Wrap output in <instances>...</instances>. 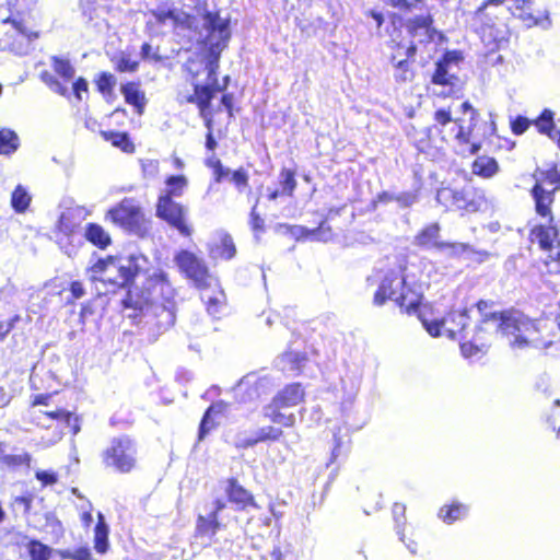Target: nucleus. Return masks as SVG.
I'll return each mask as SVG.
<instances>
[{"label":"nucleus","mask_w":560,"mask_h":560,"mask_svg":"<svg viewBox=\"0 0 560 560\" xmlns=\"http://www.w3.org/2000/svg\"><path fill=\"white\" fill-rule=\"evenodd\" d=\"M3 28L4 46L16 54H22L33 37L37 34L31 27L30 12H11V14L1 20Z\"/></svg>","instance_id":"obj_5"},{"label":"nucleus","mask_w":560,"mask_h":560,"mask_svg":"<svg viewBox=\"0 0 560 560\" xmlns=\"http://www.w3.org/2000/svg\"><path fill=\"white\" fill-rule=\"evenodd\" d=\"M423 299V287L421 283H409L400 268L389 270L382 279L377 291L374 294V304L383 305L392 300L405 308L407 313L417 312Z\"/></svg>","instance_id":"obj_4"},{"label":"nucleus","mask_w":560,"mask_h":560,"mask_svg":"<svg viewBox=\"0 0 560 560\" xmlns=\"http://www.w3.org/2000/svg\"><path fill=\"white\" fill-rule=\"evenodd\" d=\"M257 203H258V199L256 200V202L253 206L250 213H249V225L255 234H258V233H261L265 231V221L260 217V214L257 212Z\"/></svg>","instance_id":"obj_58"},{"label":"nucleus","mask_w":560,"mask_h":560,"mask_svg":"<svg viewBox=\"0 0 560 560\" xmlns=\"http://www.w3.org/2000/svg\"><path fill=\"white\" fill-rule=\"evenodd\" d=\"M482 324L486 330L504 336L513 349H524L537 340L539 323L520 312L485 314ZM483 327H479L482 330Z\"/></svg>","instance_id":"obj_2"},{"label":"nucleus","mask_w":560,"mask_h":560,"mask_svg":"<svg viewBox=\"0 0 560 560\" xmlns=\"http://www.w3.org/2000/svg\"><path fill=\"white\" fill-rule=\"evenodd\" d=\"M151 311L156 318L155 325L160 331L166 330L174 325L175 312L174 305L171 302H167V304H153Z\"/></svg>","instance_id":"obj_26"},{"label":"nucleus","mask_w":560,"mask_h":560,"mask_svg":"<svg viewBox=\"0 0 560 560\" xmlns=\"http://www.w3.org/2000/svg\"><path fill=\"white\" fill-rule=\"evenodd\" d=\"M103 463L119 472L131 471L137 463L136 444L128 436L113 439L103 452Z\"/></svg>","instance_id":"obj_6"},{"label":"nucleus","mask_w":560,"mask_h":560,"mask_svg":"<svg viewBox=\"0 0 560 560\" xmlns=\"http://www.w3.org/2000/svg\"><path fill=\"white\" fill-rule=\"evenodd\" d=\"M33 502L32 494L20 495L13 499L12 505L15 510H22L23 514H27L31 510Z\"/></svg>","instance_id":"obj_62"},{"label":"nucleus","mask_w":560,"mask_h":560,"mask_svg":"<svg viewBox=\"0 0 560 560\" xmlns=\"http://www.w3.org/2000/svg\"><path fill=\"white\" fill-rule=\"evenodd\" d=\"M557 234L553 226L537 225L532 229L529 238L532 243H538L542 250H552Z\"/></svg>","instance_id":"obj_23"},{"label":"nucleus","mask_w":560,"mask_h":560,"mask_svg":"<svg viewBox=\"0 0 560 560\" xmlns=\"http://www.w3.org/2000/svg\"><path fill=\"white\" fill-rule=\"evenodd\" d=\"M432 22L430 15H418L408 21L407 28L411 37L419 43L431 42L434 36Z\"/></svg>","instance_id":"obj_19"},{"label":"nucleus","mask_w":560,"mask_h":560,"mask_svg":"<svg viewBox=\"0 0 560 560\" xmlns=\"http://www.w3.org/2000/svg\"><path fill=\"white\" fill-rule=\"evenodd\" d=\"M440 230L438 223L429 224L416 235L413 244L425 249L434 248L439 252L447 250L451 255H460L466 252L468 245L465 243H445L439 241Z\"/></svg>","instance_id":"obj_12"},{"label":"nucleus","mask_w":560,"mask_h":560,"mask_svg":"<svg viewBox=\"0 0 560 560\" xmlns=\"http://www.w3.org/2000/svg\"><path fill=\"white\" fill-rule=\"evenodd\" d=\"M35 478L40 482L42 487L54 486L59 480V476L56 471L43 469L35 471Z\"/></svg>","instance_id":"obj_57"},{"label":"nucleus","mask_w":560,"mask_h":560,"mask_svg":"<svg viewBox=\"0 0 560 560\" xmlns=\"http://www.w3.org/2000/svg\"><path fill=\"white\" fill-rule=\"evenodd\" d=\"M107 218L127 231L138 232L143 222V212L136 200L125 198L108 210Z\"/></svg>","instance_id":"obj_10"},{"label":"nucleus","mask_w":560,"mask_h":560,"mask_svg":"<svg viewBox=\"0 0 560 560\" xmlns=\"http://www.w3.org/2000/svg\"><path fill=\"white\" fill-rule=\"evenodd\" d=\"M83 237L101 249L106 248L112 242L109 234L97 223H88Z\"/></svg>","instance_id":"obj_28"},{"label":"nucleus","mask_w":560,"mask_h":560,"mask_svg":"<svg viewBox=\"0 0 560 560\" xmlns=\"http://www.w3.org/2000/svg\"><path fill=\"white\" fill-rule=\"evenodd\" d=\"M126 103L133 106L138 115H142L147 105L145 94L140 90L139 83L127 82L120 86Z\"/></svg>","instance_id":"obj_22"},{"label":"nucleus","mask_w":560,"mask_h":560,"mask_svg":"<svg viewBox=\"0 0 560 560\" xmlns=\"http://www.w3.org/2000/svg\"><path fill=\"white\" fill-rule=\"evenodd\" d=\"M174 261L180 272L191 280L198 289L217 284V279L209 272L203 259L194 253L183 249L175 255Z\"/></svg>","instance_id":"obj_8"},{"label":"nucleus","mask_w":560,"mask_h":560,"mask_svg":"<svg viewBox=\"0 0 560 560\" xmlns=\"http://www.w3.org/2000/svg\"><path fill=\"white\" fill-rule=\"evenodd\" d=\"M219 250L220 256L224 259H231L234 257L236 249L233 240L230 235H224L222 237Z\"/></svg>","instance_id":"obj_59"},{"label":"nucleus","mask_w":560,"mask_h":560,"mask_svg":"<svg viewBox=\"0 0 560 560\" xmlns=\"http://www.w3.org/2000/svg\"><path fill=\"white\" fill-rule=\"evenodd\" d=\"M281 194L292 196L296 188L295 174L292 170L283 168L279 175Z\"/></svg>","instance_id":"obj_48"},{"label":"nucleus","mask_w":560,"mask_h":560,"mask_svg":"<svg viewBox=\"0 0 560 560\" xmlns=\"http://www.w3.org/2000/svg\"><path fill=\"white\" fill-rule=\"evenodd\" d=\"M63 559L71 560H94L91 553L90 548L80 547L74 550H63L60 552Z\"/></svg>","instance_id":"obj_53"},{"label":"nucleus","mask_w":560,"mask_h":560,"mask_svg":"<svg viewBox=\"0 0 560 560\" xmlns=\"http://www.w3.org/2000/svg\"><path fill=\"white\" fill-rule=\"evenodd\" d=\"M57 228V235L81 233L79 231V222L77 221V215L72 210H67L61 213L58 220Z\"/></svg>","instance_id":"obj_38"},{"label":"nucleus","mask_w":560,"mask_h":560,"mask_svg":"<svg viewBox=\"0 0 560 560\" xmlns=\"http://www.w3.org/2000/svg\"><path fill=\"white\" fill-rule=\"evenodd\" d=\"M282 430L272 425H267L256 431V436L249 442L250 445L266 441H277L282 435Z\"/></svg>","instance_id":"obj_46"},{"label":"nucleus","mask_w":560,"mask_h":560,"mask_svg":"<svg viewBox=\"0 0 560 560\" xmlns=\"http://www.w3.org/2000/svg\"><path fill=\"white\" fill-rule=\"evenodd\" d=\"M472 26L481 42L491 50L497 48L505 39V30L494 23L493 19L485 12V5H480L472 19Z\"/></svg>","instance_id":"obj_11"},{"label":"nucleus","mask_w":560,"mask_h":560,"mask_svg":"<svg viewBox=\"0 0 560 560\" xmlns=\"http://www.w3.org/2000/svg\"><path fill=\"white\" fill-rule=\"evenodd\" d=\"M282 408H275L271 405H267L264 408L265 417H267L270 421L277 424H281L283 427L290 428L295 424V415L294 413H282Z\"/></svg>","instance_id":"obj_40"},{"label":"nucleus","mask_w":560,"mask_h":560,"mask_svg":"<svg viewBox=\"0 0 560 560\" xmlns=\"http://www.w3.org/2000/svg\"><path fill=\"white\" fill-rule=\"evenodd\" d=\"M536 125L541 133H546L550 138H553V136H551L555 127L553 113L550 109H544V112L538 117Z\"/></svg>","instance_id":"obj_49"},{"label":"nucleus","mask_w":560,"mask_h":560,"mask_svg":"<svg viewBox=\"0 0 560 560\" xmlns=\"http://www.w3.org/2000/svg\"><path fill=\"white\" fill-rule=\"evenodd\" d=\"M230 37L229 20L212 14L205 16L203 30L199 38L206 43L207 47L205 56L207 82L205 84H194V95L188 98V102L197 103L201 116H205L214 94L225 89V85L220 86L217 72L221 52L226 48Z\"/></svg>","instance_id":"obj_1"},{"label":"nucleus","mask_w":560,"mask_h":560,"mask_svg":"<svg viewBox=\"0 0 560 560\" xmlns=\"http://www.w3.org/2000/svg\"><path fill=\"white\" fill-rule=\"evenodd\" d=\"M148 260L142 255L107 257L98 259L89 269L92 281L108 283L115 288L129 287L147 269Z\"/></svg>","instance_id":"obj_3"},{"label":"nucleus","mask_w":560,"mask_h":560,"mask_svg":"<svg viewBox=\"0 0 560 560\" xmlns=\"http://www.w3.org/2000/svg\"><path fill=\"white\" fill-rule=\"evenodd\" d=\"M104 138L107 141H110L112 144L116 148L121 149L124 152H132L133 144L129 140V137L125 132H103Z\"/></svg>","instance_id":"obj_44"},{"label":"nucleus","mask_w":560,"mask_h":560,"mask_svg":"<svg viewBox=\"0 0 560 560\" xmlns=\"http://www.w3.org/2000/svg\"><path fill=\"white\" fill-rule=\"evenodd\" d=\"M142 172L147 178H155L159 174V161L145 160L142 162Z\"/></svg>","instance_id":"obj_64"},{"label":"nucleus","mask_w":560,"mask_h":560,"mask_svg":"<svg viewBox=\"0 0 560 560\" xmlns=\"http://www.w3.org/2000/svg\"><path fill=\"white\" fill-rule=\"evenodd\" d=\"M45 415L48 418L58 421L59 423L66 424L68 428L71 429L73 435L79 433L80 425L78 423V418L73 417V415L70 411L63 409H56L52 411H45Z\"/></svg>","instance_id":"obj_39"},{"label":"nucleus","mask_w":560,"mask_h":560,"mask_svg":"<svg viewBox=\"0 0 560 560\" xmlns=\"http://www.w3.org/2000/svg\"><path fill=\"white\" fill-rule=\"evenodd\" d=\"M347 451L346 442L337 432H334V447L331 451V462H335Z\"/></svg>","instance_id":"obj_63"},{"label":"nucleus","mask_w":560,"mask_h":560,"mask_svg":"<svg viewBox=\"0 0 560 560\" xmlns=\"http://www.w3.org/2000/svg\"><path fill=\"white\" fill-rule=\"evenodd\" d=\"M31 202V196L22 185H18L11 196V206L18 213L24 212Z\"/></svg>","instance_id":"obj_41"},{"label":"nucleus","mask_w":560,"mask_h":560,"mask_svg":"<svg viewBox=\"0 0 560 560\" xmlns=\"http://www.w3.org/2000/svg\"><path fill=\"white\" fill-rule=\"evenodd\" d=\"M271 381L267 376L258 377L254 374L246 375L237 385V392H246L248 400H256L268 393Z\"/></svg>","instance_id":"obj_18"},{"label":"nucleus","mask_w":560,"mask_h":560,"mask_svg":"<svg viewBox=\"0 0 560 560\" xmlns=\"http://www.w3.org/2000/svg\"><path fill=\"white\" fill-rule=\"evenodd\" d=\"M51 60V68L54 69L55 73L58 74L65 83H69L72 81L75 74V69L71 65L70 60L63 57L52 56L50 58Z\"/></svg>","instance_id":"obj_36"},{"label":"nucleus","mask_w":560,"mask_h":560,"mask_svg":"<svg viewBox=\"0 0 560 560\" xmlns=\"http://www.w3.org/2000/svg\"><path fill=\"white\" fill-rule=\"evenodd\" d=\"M418 201V195L413 191L396 192V201L400 208H409Z\"/></svg>","instance_id":"obj_61"},{"label":"nucleus","mask_w":560,"mask_h":560,"mask_svg":"<svg viewBox=\"0 0 560 560\" xmlns=\"http://www.w3.org/2000/svg\"><path fill=\"white\" fill-rule=\"evenodd\" d=\"M225 491L229 500L241 505V508L246 506L253 501L252 494L246 489H244L236 479H229Z\"/></svg>","instance_id":"obj_30"},{"label":"nucleus","mask_w":560,"mask_h":560,"mask_svg":"<svg viewBox=\"0 0 560 560\" xmlns=\"http://www.w3.org/2000/svg\"><path fill=\"white\" fill-rule=\"evenodd\" d=\"M57 244L68 257H73L83 244V234L57 235Z\"/></svg>","instance_id":"obj_35"},{"label":"nucleus","mask_w":560,"mask_h":560,"mask_svg":"<svg viewBox=\"0 0 560 560\" xmlns=\"http://www.w3.org/2000/svg\"><path fill=\"white\" fill-rule=\"evenodd\" d=\"M483 347H485V345L483 343L478 345L477 339L475 338L472 341L462 342L460 351L465 358H474V357L478 355L479 353L485 352Z\"/></svg>","instance_id":"obj_56"},{"label":"nucleus","mask_w":560,"mask_h":560,"mask_svg":"<svg viewBox=\"0 0 560 560\" xmlns=\"http://www.w3.org/2000/svg\"><path fill=\"white\" fill-rule=\"evenodd\" d=\"M218 518L219 517H217L215 513H210L207 517L199 515L196 525L197 534L212 539L220 528V522Z\"/></svg>","instance_id":"obj_34"},{"label":"nucleus","mask_w":560,"mask_h":560,"mask_svg":"<svg viewBox=\"0 0 560 560\" xmlns=\"http://www.w3.org/2000/svg\"><path fill=\"white\" fill-rule=\"evenodd\" d=\"M401 49H404V47H398V51ZM416 50V45L411 44L405 48L404 59H397L396 55L392 57V63L394 66L393 75L397 82L405 83L413 79V70L411 69L409 59L415 56ZM398 55H400V52H398Z\"/></svg>","instance_id":"obj_17"},{"label":"nucleus","mask_w":560,"mask_h":560,"mask_svg":"<svg viewBox=\"0 0 560 560\" xmlns=\"http://www.w3.org/2000/svg\"><path fill=\"white\" fill-rule=\"evenodd\" d=\"M498 170V162L489 156H479L472 164V173L485 178L492 177Z\"/></svg>","instance_id":"obj_37"},{"label":"nucleus","mask_w":560,"mask_h":560,"mask_svg":"<svg viewBox=\"0 0 560 560\" xmlns=\"http://www.w3.org/2000/svg\"><path fill=\"white\" fill-rule=\"evenodd\" d=\"M533 176L536 180L535 185H557L556 187L560 188V174L555 167L547 171H536Z\"/></svg>","instance_id":"obj_47"},{"label":"nucleus","mask_w":560,"mask_h":560,"mask_svg":"<svg viewBox=\"0 0 560 560\" xmlns=\"http://www.w3.org/2000/svg\"><path fill=\"white\" fill-rule=\"evenodd\" d=\"M94 549L98 553H105L108 549V525L102 513L97 514V524L94 528Z\"/></svg>","instance_id":"obj_32"},{"label":"nucleus","mask_w":560,"mask_h":560,"mask_svg":"<svg viewBox=\"0 0 560 560\" xmlns=\"http://www.w3.org/2000/svg\"><path fill=\"white\" fill-rule=\"evenodd\" d=\"M27 550L32 560H48L52 552L49 546L36 539L27 544Z\"/></svg>","instance_id":"obj_43"},{"label":"nucleus","mask_w":560,"mask_h":560,"mask_svg":"<svg viewBox=\"0 0 560 560\" xmlns=\"http://www.w3.org/2000/svg\"><path fill=\"white\" fill-rule=\"evenodd\" d=\"M20 148L18 133L10 128H0V155L10 156Z\"/></svg>","instance_id":"obj_31"},{"label":"nucleus","mask_w":560,"mask_h":560,"mask_svg":"<svg viewBox=\"0 0 560 560\" xmlns=\"http://www.w3.org/2000/svg\"><path fill=\"white\" fill-rule=\"evenodd\" d=\"M208 14L217 15L221 18L218 13L212 12H205L200 20H198L196 16H192L185 11L175 8L173 20L171 22V25L174 28H180V30H189L194 31L197 36V42L203 44L206 46V43L199 38L201 31L203 30V20L205 16Z\"/></svg>","instance_id":"obj_14"},{"label":"nucleus","mask_w":560,"mask_h":560,"mask_svg":"<svg viewBox=\"0 0 560 560\" xmlns=\"http://www.w3.org/2000/svg\"><path fill=\"white\" fill-rule=\"evenodd\" d=\"M201 290L200 296L206 304L207 312L213 317H219L225 310V294L220 289L219 284L212 287L199 288Z\"/></svg>","instance_id":"obj_15"},{"label":"nucleus","mask_w":560,"mask_h":560,"mask_svg":"<svg viewBox=\"0 0 560 560\" xmlns=\"http://www.w3.org/2000/svg\"><path fill=\"white\" fill-rule=\"evenodd\" d=\"M436 201L445 208L467 209L468 207L465 191L448 187L438 190Z\"/></svg>","instance_id":"obj_21"},{"label":"nucleus","mask_w":560,"mask_h":560,"mask_svg":"<svg viewBox=\"0 0 560 560\" xmlns=\"http://www.w3.org/2000/svg\"><path fill=\"white\" fill-rule=\"evenodd\" d=\"M420 318L423 327L432 337L445 334L450 339H455L457 336H460L462 339L467 338L466 328L469 322L467 310L452 311L443 319Z\"/></svg>","instance_id":"obj_7"},{"label":"nucleus","mask_w":560,"mask_h":560,"mask_svg":"<svg viewBox=\"0 0 560 560\" xmlns=\"http://www.w3.org/2000/svg\"><path fill=\"white\" fill-rule=\"evenodd\" d=\"M231 180L240 192L248 187V174L244 168H238L232 173Z\"/></svg>","instance_id":"obj_60"},{"label":"nucleus","mask_w":560,"mask_h":560,"mask_svg":"<svg viewBox=\"0 0 560 560\" xmlns=\"http://www.w3.org/2000/svg\"><path fill=\"white\" fill-rule=\"evenodd\" d=\"M40 80L54 92L61 96H69L68 86L60 82L52 73L45 70L40 72Z\"/></svg>","instance_id":"obj_45"},{"label":"nucleus","mask_w":560,"mask_h":560,"mask_svg":"<svg viewBox=\"0 0 560 560\" xmlns=\"http://www.w3.org/2000/svg\"><path fill=\"white\" fill-rule=\"evenodd\" d=\"M97 89L101 93H112L116 84V78L114 74L108 72H102L96 81Z\"/></svg>","instance_id":"obj_52"},{"label":"nucleus","mask_w":560,"mask_h":560,"mask_svg":"<svg viewBox=\"0 0 560 560\" xmlns=\"http://www.w3.org/2000/svg\"><path fill=\"white\" fill-rule=\"evenodd\" d=\"M332 235L331 228L323 221L318 228L312 229L311 241L326 243L332 238Z\"/></svg>","instance_id":"obj_50"},{"label":"nucleus","mask_w":560,"mask_h":560,"mask_svg":"<svg viewBox=\"0 0 560 560\" xmlns=\"http://www.w3.org/2000/svg\"><path fill=\"white\" fill-rule=\"evenodd\" d=\"M558 187L552 190H547L541 185H534L532 188V196L535 200L536 211L541 217L550 214V205L553 201V192Z\"/></svg>","instance_id":"obj_24"},{"label":"nucleus","mask_w":560,"mask_h":560,"mask_svg":"<svg viewBox=\"0 0 560 560\" xmlns=\"http://www.w3.org/2000/svg\"><path fill=\"white\" fill-rule=\"evenodd\" d=\"M156 217L176 229L183 236H190L192 228L187 223V209L168 197H159Z\"/></svg>","instance_id":"obj_9"},{"label":"nucleus","mask_w":560,"mask_h":560,"mask_svg":"<svg viewBox=\"0 0 560 560\" xmlns=\"http://www.w3.org/2000/svg\"><path fill=\"white\" fill-rule=\"evenodd\" d=\"M1 460L3 464L8 466H30L32 456L28 453L23 452L21 454L15 455H3Z\"/></svg>","instance_id":"obj_54"},{"label":"nucleus","mask_w":560,"mask_h":560,"mask_svg":"<svg viewBox=\"0 0 560 560\" xmlns=\"http://www.w3.org/2000/svg\"><path fill=\"white\" fill-rule=\"evenodd\" d=\"M452 75L448 74L446 65L443 62H438L435 67V71L432 77V82L435 84L447 85L451 84Z\"/></svg>","instance_id":"obj_55"},{"label":"nucleus","mask_w":560,"mask_h":560,"mask_svg":"<svg viewBox=\"0 0 560 560\" xmlns=\"http://www.w3.org/2000/svg\"><path fill=\"white\" fill-rule=\"evenodd\" d=\"M433 127L438 129L440 133H443L444 138H453L459 143L469 142L470 130L465 129L460 118L453 117L450 108L442 107L434 112Z\"/></svg>","instance_id":"obj_13"},{"label":"nucleus","mask_w":560,"mask_h":560,"mask_svg":"<svg viewBox=\"0 0 560 560\" xmlns=\"http://www.w3.org/2000/svg\"><path fill=\"white\" fill-rule=\"evenodd\" d=\"M112 61L114 62L115 70L121 73H133L139 68V61L131 59L130 56L125 52L118 54Z\"/></svg>","instance_id":"obj_42"},{"label":"nucleus","mask_w":560,"mask_h":560,"mask_svg":"<svg viewBox=\"0 0 560 560\" xmlns=\"http://www.w3.org/2000/svg\"><path fill=\"white\" fill-rule=\"evenodd\" d=\"M469 512V508L460 502H452L441 506L438 516L445 524H453L457 521L464 520Z\"/></svg>","instance_id":"obj_25"},{"label":"nucleus","mask_w":560,"mask_h":560,"mask_svg":"<svg viewBox=\"0 0 560 560\" xmlns=\"http://www.w3.org/2000/svg\"><path fill=\"white\" fill-rule=\"evenodd\" d=\"M175 8L158 7L151 11V15L155 19V22L161 25L171 24L173 20Z\"/></svg>","instance_id":"obj_51"},{"label":"nucleus","mask_w":560,"mask_h":560,"mask_svg":"<svg viewBox=\"0 0 560 560\" xmlns=\"http://www.w3.org/2000/svg\"><path fill=\"white\" fill-rule=\"evenodd\" d=\"M229 405L224 401H217L212 404L207 411L205 412L198 431V440L201 441L205 436L212 430L214 423L212 421V416L221 415L226 412Z\"/></svg>","instance_id":"obj_27"},{"label":"nucleus","mask_w":560,"mask_h":560,"mask_svg":"<svg viewBox=\"0 0 560 560\" xmlns=\"http://www.w3.org/2000/svg\"><path fill=\"white\" fill-rule=\"evenodd\" d=\"M305 392L300 383L287 385L272 398L269 405L275 408H291L303 401Z\"/></svg>","instance_id":"obj_16"},{"label":"nucleus","mask_w":560,"mask_h":560,"mask_svg":"<svg viewBox=\"0 0 560 560\" xmlns=\"http://www.w3.org/2000/svg\"><path fill=\"white\" fill-rule=\"evenodd\" d=\"M306 355L298 351H288L279 358L278 365L281 370L290 373H299L302 371Z\"/></svg>","instance_id":"obj_29"},{"label":"nucleus","mask_w":560,"mask_h":560,"mask_svg":"<svg viewBox=\"0 0 560 560\" xmlns=\"http://www.w3.org/2000/svg\"><path fill=\"white\" fill-rule=\"evenodd\" d=\"M165 190L160 197H168L171 199L182 197L188 180L184 175H171L165 179Z\"/></svg>","instance_id":"obj_33"},{"label":"nucleus","mask_w":560,"mask_h":560,"mask_svg":"<svg viewBox=\"0 0 560 560\" xmlns=\"http://www.w3.org/2000/svg\"><path fill=\"white\" fill-rule=\"evenodd\" d=\"M515 4V10L520 11L517 14L518 19H521L528 27L532 26H540L544 30H548L551 26V21L548 12H546L542 16H534L530 12H526L525 9H529L533 4V0H513Z\"/></svg>","instance_id":"obj_20"}]
</instances>
